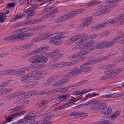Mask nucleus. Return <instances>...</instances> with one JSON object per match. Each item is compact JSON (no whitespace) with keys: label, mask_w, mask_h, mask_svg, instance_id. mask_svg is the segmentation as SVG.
<instances>
[{"label":"nucleus","mask_w":124,"mask_h":124,"mask_svg":"<svg viewBox=\"0 0 124 124\" xmlns=\"http://www.w3.org/2000/svg\"><path fill=\"white\" fill-rule=\"evenodd\" d=\"M95 43V41L93 40H91L86 44L82 46L81 49V51L78 52L75 54L71 56L69 59H74L76 58L80 55L81 56L85 55L88 54L93 49V48H91Z\"/></svg>","instance_id":"obj_1"},{"label":"nucleus","mask_w":124,"mask_h":124,"mask_svg":"<svg viewBox=\"0 0 124 124\" xmlns=\"http://www.w3.org/2000/svg\"><path fill=\"white\" fill-rule=\"evenodd\" d=\"M86 36V34L83 33L76 35L68 40L67 41V44H70L82 38H82V39L85 44L90 39H93L97 37V34H95L87 36L85 38H83Z\"/></svg>","instance_id":"obj_2"},{"label":"nucleus","mask_w":124,"mask_h":124,"mask_svg":"<svg viewBox=\"0 0 124 124\" xmlns=\"http://www.w3.org/2000/svg\"><path fill=\"white\" fill-rule=\"evenodd\" d=\"M67 32H60L54 35V37L51 39L50 42L55 45H59L63 41L62 39L68 36Z\"/></svg>","instance_id":"obj_3"},{"label":"nucleus","mask_w":124,"mask_h":124,"mask_svg":"<svg viewBox=\"0 0 124 124\" xmlns=\"http://www.w3.org/2000/svg\"><path fill=\"white\" fill-rule=\"evenodd\" d=\"M34 77V79H38L41 78L48 73V71L44 70L41 71L40 70L38 69L32 71Z\"/></svg>","instance_id":"obj_4"},{"label":"nucleus","mask_w":124,"mask_h":124,"mask_svg":"<svg viewBox=\"0 0 124 124\" xmlns=\"http://www.w3.org/2000/svg\"><path fill=\"white\" fill-rule=\"evenodd\" d=\"M48 60L46 57L36 55L30 58L29 61L31 62H47Z\"/></svg>","instance_id":"obj_5"},{"label":"nucleus","mask_w":124,"mask_h":124,"mask_svg":"<svg viewBox=\"0 0 124 124\" xmlns=\"http://www.w3.org/2000/svg\"><path fill=\"white\" fill-rule=\"evenodd\" d=\"M20 80L23 83L31 82L34 81L35 79L32 71H31L26 76H24L21 78Z\"/></svg>","instance_id":"obj_6"},{"label":"nucleus","mask_w":124,"mask_h":124,"mask_svg":"<svg viewBox=\"0 0 124 124\" xmlns=\"http://www.w3.org/2000/svg\"><path fill=\"white\" fill-rule=\"evenodd\" d=\"M91 64L88 62H86L81 65L80 68L81 73H84L87 72L91 70L92 68L89 66V65Z\"/></svg>","instance_id":"obj_7"},{"label":"nucleus","mask_w":124,"mask_h":124,"mask_svg":"<svg viewBox=\"0 0 124 124\" xmlns=\"http://www.w3.org/2000/svg\"><path fill=\"white\" fill-rule=\"evenodd\" d=\"M44 117L45 118H46L47 120H49L51 119V116L50 115L49 113H48L47 114H45ZM34 123L33 124H51V122L49 121H48L47 120H45L43 121H39L38 122L36 121H34Z\"/></svg>","instance_id":"obj_8"},{"label":"nucleus","mask_w":124,"mask_h":124,"mask_svg":"<svg viewBox=\"0 0 124 124\" xmlns=\"http://www.w3.org/2000/svg\"><path fill=\"white\" fill-rule=\"evenodd\" d=\"M124 13L121 14L119 16L112 20L113 23L119 22L118 24L121 25L124 24Z\"/></svg>","instance_id":"obj_9"},{"label":"nucleus","mask_w":124,"mask_h":124,"mask_svg":"<svg viewBox=\"0 0 124 124\" xmlns=\"http://www.w3.org/2000/svg\"><path fill=\"white\" fill-rule=\"evenodd\" d=\"M81 73L80 69L76 68L74 69L71 71L67 73L66 75L67 77H71Z\"/></svg>","instance_id":"obj_10"},{"label":"nucleus","mask_w":124,"mask_h":124,"mask_svg":"<svg viewBox=\"0 0 124 124\" xmlns=\"http://www.w3.org/2000/svg\"><path fill=\"white\" fill-rule=\"evenodd\" d=\"M21 34L18 35H15L11 36H8L4 38V40L6 41L9 40L13 41L14 40H18L21 39Z\"/></svg>","instance_id":"obj_11"},{"label":"nucleus","mask_w":124,"mask_h":124,"mask_svg":"<svg viewBox=\"0 0 124 124\" xmlns=\"http://www.w3.org/2000/svg\"><path fill=\"white\" fill-rule=\"evenodd\" d=\"M104 7V8L94 13L93 15L95 16H99L110 12V9H108L107 7H106V5H105Z\"/></svg>","instance_id":"obj_12"},{"label":"nucleus","mask_w":124,"mask_h":124,"mask_svg":"<svg viewBox=\"0 0 124 124\" xmlns=\"http://www.w3.org/2000/svg\"><path fill=\"white\" fill-rule=\"evenodd\" d=\"M98 104H100L99 102L96 100H94L89 101L81 105L83 107L87 106V105H89L90 106V109H93L94 108H95L93 107V106L94 105H95Z\"/></svg>","instance_id":"obj_13"},{"label":"nucleus","mask_w":124,"mask_h":124,"mask_svg":"<svg viewBox=\"0 0 124 124\" xmlns=\"http://www.w3.org/2000/svg\"><path fill=\"white\" fill-rule=\"evenodd\" d=\"M120 35L117 36L115 39L112 41L107 42H105V47H109L115 43L119 39Z\"/></svg>","instance_id":"obj_14"},{"label":"nucleus","mask_w":124,"mask_h":124,"mask_svg":"<svg viewBox=\"0 0 124 124\" xmlns=\"http://www.w3.org/2000/svg\"><path fill=\"white\" fill-rule=\"evenodd\" d=\"M93 21L91 18H88L85 20L84 21L81 23L79 26L81 28H85L91 24Z\"/></svg>","instance_id":"obj_15"},{"label":"nucleus","mask_w":124,"mask_h":124,"mask_svg":"<svg viewBox=\"0 0 124 124\" xmlns=\"http://www.w3.org/2000/svg\"><path fill=\"white\" fill-rule=\"evenodd\" d=\"M69 81V80L68 78L60 80L54 83L53 86L55 87L61 86L67 83Z\"/></svg>","instance_id":"obj_16"},{"label":"nucleus","mask_w":124,"mask_h":124,"mask_svg":"<svg viewBox=\"0 0 124 124\" xmlns=\"http://www.w3.org/2000/svg\"><path fill=\"white\" fill-rule=\"evenodd\" d=\"M75 44L76 45V46L72 48V50H75L76 49H78L80 48H81L82 47H80L82 45H83V46L84 45L86 44L85 43L82 39H81L78 42H76L75 43Z\"/></svg>","instance_id":"obj_17"},{"label":"nucleus","mask_w":124,"mask_h":124,"mask_svg":"<svg viewBox=\"0 0 124 124\" xmlns=\"http://www.w3.org/2000/svg\"><path fill=\"white\" fill-rule=\"evenodd\" d=\"M113 23L112 20L107 21L103 23L97 25V29Z\"/></svg>","instance_id":"obj_18"},{"label":"nucleus","mask_w":124,"mask_h":124,"mask_svg":"<svg viewBox=\"0 0 124 124\" xmlns=\"http://www.w3.org/2000/svg\"><path fill=\"white\" fill-rule=\"evenodd\" d=\"M22 95L21 93L19 92L11 93L6 97L7 98L6 99L8 100L9 99H12L18 97V96Z\"/></svg>","instance_id":"obj_19"},{"label":"nucleus","mask_w":124,"mask_h":124,"mask_svg":"<svg viewBox=\"0 0 124 124\" xmlns=\"http://www.w3.org/2000/svg\"><path fill=\"white\" fill-rule=\"evenodd\" d=\"M106 58L105 57H102L100 58L96 59L93 57L89 58L88 59V61L90 62H101L106 59Z\"/></svg>","instance_id":"obj_20"},{"label":"nucleus","mask_w":124,"mask_h":124,"mask_svg":"<svg viewBox=\"0 0 124 124\" xmlns=\"http://www.w3.org/2000/svg\"><path fill=\"white\" fill-rule=\"evenodd\" d=\"M104 45L105 41H102L96 43L94 45V47L95 48L102 49L105 47Z\"/></svg>","instance_id":"obj_21"},{"label":"nucleus","mask_w":124,"mask_h":124,"mask_svg":"<svg viewBox=\"0 0 124 124\" xmlns=\"http://www.w3.org/2000/svg\"><path fill=\"white\" fill-rule=\"evenodd\" d=\"M61 88L56 89H55L51 90L48 91V92H46V94H54L55 93H58L62 92Z\"/></svg>","instance_id":"obj_22"},{"label":"nucleus","mask_w":124,"mask_h":124,"mask_svg":"<svg viewBox=\"0 0 124 124\" xmlns=\"http://www.w3.org/2000/svg\"><path fill=\"white\" fill-rule=\"evenodd\" d=\"M74 64L73 62H58L56 65L54 66L55 67H62L67 65H73Z\"/></svg>","instance_id":"obj_23"},{"label":"nucleus","mask_w":124,"mask_h":124,"mask_svg":"<svg viewBox=\"0 0 124 124\" xmlns=\"http://www.w3.org/2000/svg\"><path fill=\"white\" fill-rule=\"evenodd\" d=\"M33 33L32 32L24 33L21 34V39H26L30 37L33 36Z\"/></svg>","instance_id":"obj_24"},{"label":"nucleus","mask_w":124,"mask_h":124,"mask_svg":"<svg viewBox=\"0 0 124 124\" xmlns=\"http://www.w3.org/2000/svg\"><path fill=\"white\" fill-rule=\"evenodd\" d=\"M104 73L107 75L108 79L113 77L116 76L115 74H113L111 69L105 71Z\"/></svg>","instance_id":"obj_25"},{"label":"nucleus","mask_w":124,"mask_h":124,"mask_svg":"<svg viewBox=\"0 0 124 124\" xmlns=\"http://www.w3.org/2000/svg\"><path fill=\"white\" fill-rule=\"evenodd\" d=\"M31 114L33 115V114L32 113H31L28 114L25 116L24 118L26 120V122H28L29 120H32L34 117L35 116H33L31 115Z\"/></svg>","instance_id":"obj_26"},{"label":"nucleus","mask_w":124,"mask_h":124,"mask_svg":"<svg viewBox=\"0 0 124 124\" xmlns=\"http://www.w3.org/2000/svg\"><path fill=\"white\" fill-rule=\"evenodd\" d=\"M75 87V86L73 85H71L64 88H61L62 90L61 91L63 93L68 91L74 88Z\"/></svg>","instance_id":"obj_27"},{"label":"nucleus","mask_w":124,"mask_h":124,"mask_svg":"<svg viewBox=\"0 0 124 124\" xmlns=\"http://www.w3.org/2000/svg\"><path fill=\"white\" fill-rule=\"evenodd\" d=\"M112 112V110L111 108L107 107L103 108L102 110L103 113L105 114H107L110 113Z\"/></svg>","instance_id":"obj_28"},{"label":"nucleus","mask_w":124,"mask_h":124,"mask_svg":"<svg viewBox=\"0 0 124 124\" xmlns=\"http://www.w3.org/2000/svg\"><path fill=\"white\" fill-rule=\"evenodd\" d=\"M23 107L22 106L19 105L15 107L10 109V111L11 113L17 112L21 110V109H23Z\"/></svg>","instance_id":"obj_29"},{"label":"nucleus","mask_w":124,"mask_h":124,"mask_svg":"<svg viewBox=\"0 0 124 124\" xmlns=\"http://www.w3.org/2000/svg\"><path fill=\"white\" fill-rule=\"evenodd\" d=\"M120 112L117 111L112 114L110 117L109 118L111 120H114L120 115Z\"/></svg>","instance_id":"obj_30"},{"label":"nucleus","mask_w":124,"mask_h":124,"mask_svg":"<svg viewBox=\"0 0 124 124\" xmlns=\"http://www.w3.org/2000/svg\"><path fill=\"white\" fill-rule=\"evenodd\" d=\"M49 48V47L47 46H44L36 50L37 53H40L42 52L46 51Z\"/></svg>","instance_id":"obj_31"},{"label":"nucleus","mask_w":124,"mask_h":124,"mask_svg":"<svg viewBox=\"0 0 124 124\" xmlns=\"http://www.w3.org/2000/svg\"><path fill=\"white\" fill-rule=\"evenodd\" d=\"M24 15L22 14H19L16 15V16L13 17L12 18V20L15 21L20 19H21L24 17Z\"/></svg>","instance_id":"obj_32"},{"label":"nucleus","mask_w":124,"mask_h":124,"mask_svg":"<svg viewBox=\"0 0 124 124\" xmlns=\"http://www.w3.org/2000/svg\"><path fill=\"white\" fill-rule=\"evenodd\" d=\"M63 16L64 21H66L71 18L74 17L72 12H70L69 13Z\"/></svg>","instance_id":"obj_33"},{"label":"nucleus","mask_w":124,"mask_h":124,"mask_svg":"<svg viewBox=\"0 0 124 124\" xmlns=\"http://www.w3.org/2000/svg\"><path fill=\"white\" fill-rule=\"evenodd\" d=\"M99 95V94L96 93H91L89 94L88 96H86L85 98H83V101H85V100L89 98H91L94 96H95L97 95Z\"/></svg>","instance_id":"obj_34"},{"label":"nucleus","mask_w":124,"mask_h":124,"mask_svg":"<svg viewBox=\"0 0 124 124\" xmlns=\"http://www.w3.org/2000/svg\"><path fill=\"white\" fill-rule=\"evenodd\" d=\"M6 16L4 12H2L0 14V22L1 23L4 22L6 20Z\"/></svg>","instance_id":"obj_35"},{"label":"nucleus","mask_w":124,"mask_h":124,"mask_svg":"<svg viewBox=\"0 0 124 124\" xmlns=\"http://www.w3.org/2000/svg\"><path fill=\"white\" fill-rule=\"evenodd\" d=\"M84 11V9L80 8L75 10L74 11H72L74 16H76L77 14H79L83 12Z\"/></svg>","instance_id":"obj_36"},{"label":"nucleus","mask_w":124,"mask_h":124,"mask_svg":"<svg viewBox=\"0 0 124 124\" xmlns=\"http://www.w3.org/2000/svg\"><path fill=\"white\" fill-rule=\"evenodd\" d=\"M14 116V114L9 116L8 117L6 118V121L2 122V124H6L8 122L12 121V120L15 118Z\"/></svg>","instance_id":"obj_37"},{"label":"nucleus","mask_w":124,"mask_h":124,"mask_svg":"<svg viewBox=\"0 0 124 124\" xmlns=\"http://www.w3.org/2000/svg\"><path fill=\"white\" fill-rule=\"evenodd\" d=\"M31 67H28L23 69H22L20 70H18L17 71H18V73H22L25 71L29 70H31Z\"/></svg>","instance_id":"obj_38"},{"label":"nucleus","mask_w":124,"mask_h":124,"mask_svg":"<svg viewBox=\"0 0 124 124\" xmlns=\"http://www.w3.org/2000/svg\"><path fill=\"white\" fill-rule=\"evenodd\" d=\"M73 103V102H68L65 103L63 105L61 106L62 109H64L70 106Z\"/></svg>","instance_id":"obj_39"},{"label":"nucleus","mask_w":124,"mask_h":124,"mask_svg":"<svg viewBox=\"0 0 124 124\" xmlns=\"http://www.w3.org/2000/svg\"><path fill=\"white\" fill-rule=\"evenodd\" d=\"M119 5L118 3H114L112 4H107L106 5V7H107L108 9H110V12L111 11V8L113 7H115L116 6H118Z\"/></svg>","instance_id":"obj_40"},{"label":"nucleus","mask_w":124,"mask_h":124,"mask_svg":"<svg viewBox=\"0 0 124 124\" xmlns=\"http://www.w3.org/2000/svg\"><path fill=\"white\" fill-rule=\"evenodd\" d=\"M59 52V50H55L54 52H52V53L53 54V56H54L55 55H57V56L59 57H62L63 56V54H58Z\"/></svg>","instance_id":"obj_41"},{"label":"nucleus","mask_w":124,"mask_h":124,"mask_svg":"<svg viewBox=\"0 0 124 124\" xmlns=\"http://www.w3.org/2000/svg\"><path fill=\"white\" fill-rule=\"evenodd\" d=\"M12 72V71L11 70H6L0 72V74L2 75H4L6 74H9L11 73Z\"/></svg>","instance_id":"obj_42"},{"label":"nucleus","mask_w":124,"mask_h":124,"mask_svg":"<svg viewBox=\"0 0 124 124\" xmlns=\"http://www.w3.org/2000/svg\"><path fill=\"white\" fill-rule=\"evenodd\" d=\"M70 94H67L66 95H62L59 97V98L61 100H64L68 98L70 96Z\"/></svg>","instance_id":"obj_43"},{"label":"nucleus","mask_w":124,"mask_h":124,"mask_svg":"<svg viewBox=\"0 0 124 124\" xmlns=\"http://www.w3.org/2000/svg\"><path fill=\"white\" fill-rule=\"evenodd\" d=\"M92 91L91 89H84L80 92V95L84 94Z\"/></svg>","instance_id":"obj_44"},{"label":"nucleus","mask_w":124,"mask_h":124,"mask_svg":"<svg viewBox=\"0 0 124 124\" xmlns=\"http://www.w3.org/2000/svg\"><path fill=\"white\" fill-rule=\"evenodd\" d=\"M116 64L114 63H112L109 65H106L103 66L104 69H106L110 68L115 66Z\"/></svg>","instance_id":"obj_45"},{"label":"nucleus","mask_w":124,"mask_h":124,"mask_svg":"<svg viewBox=\"0 0 124 124\" xmlns=\"http://www.w3.org/2000/svg\"><path fill=\"white\" fill-rule=\"evenodd\" d=\"M12 89L9 88H6L3 89L2 90V94H5L7 92L11 91Z\"/></svg>","instance_id":"obj_46"},{"label":"nucleus","mask_w":124,"mask_h":124,"mask_svg":"<svg viewBox=\"0 0 124 124\" xmlns=\"http://www.w3.org/2000/svg\"><path fill=\"white\" fill-rule=\"evenodd\" d=\"M11 81L10 80H8L5 81L1 85V86H5L9 84H10L11 83Z\"/></svg>","instance_id":"obj_47"},{"label":"nucleus","mask_w":124,"mask_h":124,"mask_svg":"<svg viewBox=\"0 0 124 124\" xmlns=\"http://www.w3.org/2000/svg\"><path fill=\"white\" fill-rule=\"evenodd\" d=\"M101 105L100 104H98L95 105H94L93 106V107L95 108L93 109H91L93 110H98L100 109Z\"/></svg>","instance_id":"obj_48"},{"label":"nucleus","mask_w":124,"mask_h":124,"mask_svg":"<svg viewBox=\"0 0 124 124\" xmlns=\"http://www.w3.org/2000/svg\"><path fill=\"white\" fill-rule=\"evenodd\" d=\"M15 3H10L7 4L6 8H9L10 7H13L15 6Z\"/></svg>","instance_id":"obj_49"},{"label":"nucleus","mask_w":124,"mask_h":124,"mask_svg":"<svg viewBox=\"0 0 124 124\" xmlns=\"http://www.w3.org/2000/svg\"><path fill=\"white\" fill-rule=\"evenodd\" d=\"M24 118L22 119L18 120L17 122L18 124H22L23 123H25L26 122Z\"/></svg>","instance_id":"obj_50"},{"label":"nucleus","mask_w":124,"mask_h":124,"mask_svg":"<svg viewBox=\"0 0 124 124\" xmlns=\"http://www.w3.org/2000/svg\"><path fill=\"white\" fill-rule=\"evenodd\" d=\"M48 101L47 100H45L39 103V106H43L45 105L46 104L48 103Z\"/></svg>","instance_id":"obj_51"},{"label":"nucleus","mask_w":124,"mask_h":124,"mask_svg":"<svg viewBox=\"0 0 124 124\" xmlns=\"http://www.w3.org/2000/svg\"><path fill=\"white\" fill-rule=\"evenodd\" d=\"M64 21L63 19V16L61 17L56 19L55 20V21L57 23H58Z\"/></svg>","instance_id":"obj_52"},{"label":"nucleus","mask_w":124,"mask_h":124,"mask_svg":"<svg viewBox=\"0 0 124 124\" xmlns=\"http://www.w3.org/2000/svg\"><path fill=\"white\" fill-rule=\"evenodd\" d=\"M95 5H96V1L89 3L86 4L87 6L88 7H91Z\"/></svg>","instance_id":"obj_53"},{"label":"nucleus","mask_w":124,"mask_h":124,"mask_svg":"<svg viewBox=\"0 0 124 124\" xmlns=\"http://www.w3.org/2000/svg\"><path fill=\"white\" fill-rule=\"evenodd\" d=\"M109 32L107 31H105L101 33V35L102 36H104L108 34Z\"/></svg>","instance_id":"obj_54"},{"label":"nucleus","mask_w":124,"mask_h":124,"mask_svg":"<svg viewBox=\"0 0 124 124\" xmlns=\"http://www.w3.org/2000/svg\"><path fill=\"white\" fill-rule=\"evenodd\" d=\"M40 41L38 36L36 37L32 40V41L34 42H36Z\"/></svg>","instance_id":"obj_55"},{"label":"nucleus","mask_w":124,"mask_h":124,"mask_svg":"<svg viewBox=\"0 0 124 124\" xmlns=\"http://www.w3.org/2000/svg\"><path fill=\"white\" fill-rule=\"evenodd\" d=\"M37 52L36 51V50H35L33 51L32 52H30L28 54H27V55L28 56H31L32 55H35L37 54Z\"/></svg>","instance_id":"obj_56"},{"label":"nucleus","mask_w":124,"mask_h":124,"mask_svg":"<svg viewBox=\"0 0 124 124\" xmlns=\"http://www.w3.org/2000/svg\"><path fill=\"white\" fill-rule=\"evenodd\" d=\"M58 78V76L55 75L51 77L50 79L52 81H54L57 80Z\"/></svg>","instance_id":"obj_57"},{"label":"nucleus","mask_w":124,"mask_h":124,"mask_svg":"<svg viewBox=\"0 0 124 124\" xmlns=\"http://www.w3.org/2000/svg\"><path fill=\"white\" fill-rule=\"evenodd\" d=\"M53 8L52 7L48 8H45L44 9V11L46 12H48L52 10Z\"/></svg>","instance_id":"obj_58"},{"label":"nucleus","mask_w":124,"mask_h":124,"mask_svg":"<svg viewBox=\"0 0 124 124\" xmlns=\"http://www.w3.org/2000/svg\"><path fill=\"white\" fill-rule=\"evenodd\" d=\"M45 55L46 56L48 57H51L53 56V54L52 52H50L49 53H45Z\"/></svg>","instance_id":"obj_59"},{"label":"nucleus","mask_w":124,"mask_h":124,"mask_svg":"<svg viewBox=\"0 0 124 124\" xmlns=\"http://www.w3.org/2000/svg\"><path fill=\"white\" fill-rule=\"evenodd\" d=\"M85 59V57L84 56L79 57L77 59L76 61L80 62L84 60Z\"/></svg>","instance_id":"obj_60"},{"label":"nucleus","mask_w":124,"mask_h":124,"mask_svg":"<svg viewBox=\"0 0 124 124\" xmlns=\"http://www.w3.org/2000/svg\"><path fill=\"white\" fill-rule=\"evenodd\" d=\"M43 34L45 39L51 36L49 34L46 33H43Z\"/></svg>","instance_id":"obj_61"},{"label":"nucleus","mask_w":124,"mask_h":124,"mask_svg":"<svg viewBox=\"0 0 124 124\" xmlns=\"http://www.w3.org/2000/svg\"><path fill=\"white\" fill-rule=\"evenodd\" d=\"M108 79V78L106 75L102 77L100 79V80H103Z\"/></svg>","instance_id":"obj_62"},{"label":"nucleus","mask_w":124,"mask_h":124,"mask_svg":"<svg viewBox=\"0 0 124 124\" xmlns=\"http://www.w3.org/2000/svg\"><path fill=\"white\" fill-rule=\"evenodd\" d=\"M8 55V54L6 52H3L1 53L0 54L1 57H5L7 56Z\"/></svg>","instance_id":"obj_63"},{"label":"nucleus","mask_w":124,"mask_h":124,"mask_svg":"<svg viewBox=\"0 0 124 124\" xmlns=\"http://www.w3.org/2000/svg\"><path fill=\"white\" fill-rule=\"evenodd\" d=\"M34 23L33 21L31 20L26 21L25 23L27 24H33Z\"/></svg>","instance_id":"obj_64"}]
</instances>
